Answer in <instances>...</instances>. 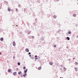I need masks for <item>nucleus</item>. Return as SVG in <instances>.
Masks as SVG:
<instances>
[{"label":"nucleus","mask_w":78,"mask_h":78,"mask_svg":"<svg viewBox=\"0 0 78 78\" xmlns=\"http://www.w3.org/2000/svg\"><path fill=\"white\" fill-rule=\"evenodd\" d=\"M16 45V43L15 42H13V46H15Z\"/></svg>","instance_id":"f257e3e1"},{"label":"nucleus","mask_w":78,"mask_h":78,"mask_svg":"<svg viewBox=\"0 0 78 78\" xmlns=\"http://www.w3.org/2000/svg\"><path fill=\"white\" fill-rule=\"evenodd\" d=\"M25 51L26 52H29V50L28 49H25Z\"/></svg>","instance_id":"f03ea898"},{"label":"nucleus","mask_w":78,"mask_h":78,"mask_svg":"<svg viewBox=\"0 0 78 78\" xmlns=\"http://www.w3.org/2000/svg\"><path fill=\"white\" fill-rule=\"evenodd\" d=\"M41 66H40V67H39L38 69L39 70H40L41 69Z\"/></svg>","instance_id":"7ed1b4c3"},{"label":"nucleus","mask_w":78,"mask_h":78,"mask_svg":"<svg viewBox=\"0 0 78 78\" xmlns=\"http://www.w3.org/2000/svg\"><path fill=\"white\" fill-rule=\"evenodd\" d=\"M27 69H26L24 71V73H27Z\"/></svg>","instance_id":"20e7f679"},{"label":"nucleus","mask_w":78,"mask_h":78,"mask_svg":"<svg viewBox=\"0 0 78 78\" xmlns=\"http://www.w3.org/2000/svg\"><path fill=\"white\" fill-rule=\"evenodd\" d=\"M53 64V62H49V64H50L51 65H52Z\"/></svg>","instance_id":"39448f33"},{"label":"nucleus","mask_w":78,"mask_h":78,"mask_svg":"<svg viewBox=\"0 0 78 78\" xmlns=\"http://www.w3.org/2000/svg\"><path fill=\"white\" fill-rule=\"evenodd\" d=\"M13 75L15 76L16 75V72H15L13 73Z\"/></svg>","instance_id":"423d86ee"},{"label":"nucleus","mask_w":78,"mask_h":78,"mask_svg":"<svg viewBox=\"0 0 78 78\" xmlns=\"http://www.w3.org/2000/svg\"><path fill=\"white\" fill-rule=\"evenodd\" d=\"M73 16L74 17H76V14H74L73 15Z\"/></svg>","instance_id":"0eeeda50"},{"label":"nucleus","mask_w":78,"mask_h":78,"mask_svg":"<svg viewBox=\"0 0 78 78\" xmlns=\"http://www.w3.org/2000/svg\"><path fill=\"white\" fill-rule=\"evenodd\" d=\"M10 9L9 8H8V11L9 12H10Z\"/></svg>","instance_id":"6e6552de"},{"label":"nucleus","mask_w":78,"mask_h":78,"mask_svg":"<svg viewBox=\"0 0 78 78\" xmlns=\"http://www.w3.org/2000/svg\"><path fill=\"white\" fill-rule=\"evenodd\" d=\"M0 40L1 41H3V38H2V37H1V38H0Z\"/></svg>","instance_id":"1a4fd4ad"},{"label":"nucleus","mask_w":78,"mask_h":78,"mask_svg":"<svg viewBox=\"0 0 78 78\" xmlns=\"http://www.w3.org/2000/svg\"><path fill=\"white\" fill-rule=\"evenodd\" d=\"M27 75V73H25L23 75V76L24 77H25Z\"/></svg>","instance_id":"9d476101"},{"label":"nucleus","mask_w":78,"mask_h":78,"mask_svg":"<svg viewBox=\"0 0 78 78\" xmlns=\"http://www.w3.org/2000/svg\"><path fill=\"white\" fill-rule=\"evenodd\" d=\"M77 69V68H75V71L76 72H77V71H78V69Z\"/></svg>","instance_id":"9b49d317"},{"label":"nucleus","mask_w":78,"mask_h":78,"mask_svg":"<svg viewBox=\"0 0 78 78\" xmlns=\"http://www.w3.org/2000/svg\"><path fill=\"white\" fill-rule=\"evenodd\" d=\"M66 38L68 39V40H70V38L69 37H67Z\"/></svg>","instance_id":"f8f14e48"},{"label":"nucleus","mask_w":78,"mask_h":78,"mask_svg":"<svg viewBox=\"0 0 78 78\" xmlns=\"http://www.w3.org/2000/svg\"><path fill=\"white\" fill-rule=\"evenodd\" d=\"M21 73H22V72L21 71H20V72H19L18 73V74H19V75H20Z\"/></svg>","instance_id":"ddd939ff"},{"label":"nucleus","mask_w":78,"mask_h":78,"mask_svg":"<svg viewBox=\"0 0 78 78\" xmlns=\"http://www.w3.org/2000/svg\"><path fill=\"white\" fill-rule=\"evenodd\" d=\"M53 17L54 19H56V16H54Z\"/></svg>","instance_id":"4468645a"},{"label":"nucleus","mask_w":78,"mask_h":78,"mask_svg":"<svg viewBox=\"0 0 78 78\" xmlns=\"http://www.w3.org/2000/svg\"><path fill=\"white\" fill-rule=\"evenodd\" d=\"M8 72H11V69H9L8 70Z\"/></svg>","instance_id":"2eb2a0df"},{"label":"nucleus","mask_w":78,"mask_h":78,"mask_svg":"<svg viewBox=\"0 0 78 78\" xmlns=\"http://www.w3.org/2000/svg\"><path fill=\"white\" fill-rule=\"evenodd\" d=\"M26 69V67L25 66H24L23 67V69Z\"/></svg>","instance_id":"dca6fc26"},{"label":"nucleus","mask_w":78,"mask_h":78,"mask_svg":"<svg viewBox=\"0 0 78 78\" xmlns=\"http://www.w3.org/2000/svg\"><path fill=\"white\" fill-rule=\"evenodd\" d=\"M18 65L20 66V62H18Z\"/></svg>","instance_id":"f3484780"},{"label":"nucleus","mask_w":78,"mask_h":78,"mask_svg":"<svg viewBox=\"0 0 78 78\" xmlns=\"http://www.w3.org/2000/svg\"><path fill=\"white\" fill-rule=\"evenodd\" d=\"M71 33V32L69 31V32H68V34H70Z\"/></svg>","instance_id":"a211bd4d"},{"label":"nucleus","mask_w":78,"mask_h":78,"mask_svg":"<svg viewBox=\"0 0 78 78\" xmlns=\"http://www.w3.org/2000/svg\"><path fill=\"white\" fill-rule=\"evenodd\" d=\"M75 63H76V64H78V62H75Z\"/></svg>","instance_id":"6ab92c4d"},{"label":"nucleus","mask_w":78,"mask_h":78,"mask_svg":"<svg viewBox=\"0 0 78 78\" xmlns=\"http://www.w3.org/2000/svg\"><path fill=\"white\" fill-rule=\"evenodd\" d=\"M30 54H31V53L30 52H29L28 53L29 55H30Z\"/></svg>","instance_id":"aec40b11"},{"label":"nucleus","mask_w":78,"mask_h":78,"mask_svg":"<svg viewBox=\"0 0 78 78\" xmlns=\"http://www.w3.org/2000/svg\"><path fill=\"white\" fill-rule=\"evenodd\" d=\"M32 38H34V36H32Z\"/></svg>","instance_id":"412c9836"},{"label":"nucleus","mask_w":78,"mask_h":78,"mask_svg":"<svg viewBox=\"0 0 78 78\" xmlns=\"http://www.w3.org/2000/svg\"><path fill=\"white\" fill-rule=\"evenodd\" d=\"M16 11H18V9H16Z\"/></svg>","instance_id":"4be33fe9"},{"label":"nucleus","mask_w":78,"mask_h":78,"mask_svg":"<svg viewBox=\"0 0 78 78\" xmlns=\"http://www.w3.org/2000/svg\"><path fill=\"white\" fill-rule=\"evenodd\" d=\"M56 47V45H55L54 46V47Z\"/></svg>","instance_id":"5701e85b"},{"label":"nucleus","mask_w":78,"mask_h":78,"mask_svg":"<svg viewBox=\"0 0 78 78\" xmlns=\"http://www.w3.org/2000/svg\"><path fill=\"white\" fill-rule=\"evenodd\" d=\"M13 59H14L15 58V57L14 56H13Z\"/></svg>","instance_id":"b1692460"},{"label":"nucleus","mask_w":78,"mask_h":78,"mask_svg":"<svg viewBox=\"0 0 78 78\" xmlns=\"http://www.w3.org/2000/svg\"><path fill=\"white\" fill-rule=\"evenodd\" d=\"M68 60H69V61H70L71 60V59H68Z\"/></svg>","instance_id":"393cba45"},{"label":"nucleus","mask_w":78,"mask_h":78,"mask_svg":"<svg viewBox=\"0 0 78 78\" xmlns=\"http://www.w3.org/2000/svg\"><path fill=\"white\" fill-rule=\"evenodd\" d=\"M64 69H66V68H65V67H64Z\"/></svg>","instance_id":"a878e982"},{"label":"nucleus","mask_w":78,"mask_h":78,"mask_svg":"<svg viewBox=\"0 0 78 78\" xmlns=\"http://www.w3.org/2000/svg\"><path fill=\"white\" fill-rule=\"evenodd\" d=\"M37 57V55H35V57Z\"/></svg>","instance_id":"bb28decb"},{"label":"nucleus","mask_w":78,"mask_h":78,"mask_svg":"<svg viewBox=\"0 0 78 78\" xmlns=\"http://www.w3.org/2000/svg\"><path fill=\"white\" fill-rule=\"evenodd\" d=\"M35 59H37V58H35Z\"/></svg>","instance_id":"cd10ccee"},{"label":"nucleus","mask_w":78,"mask_h":78,"mask_svg":"<svg viewBox=\"0 0 78 78\" xmlns=\"http://www.w3.org/2000/svg\"><path fill=\"white\" fill-rule=\"evenodd\" d=\"M2 53L1 52H0V55H1Z\"/></svg>","instance_id":"c85d7f7f"},{"label":"nucleus","mask_w":78,"mask_h":78,"mask_svg":"<svg viewBox=\"0 0 78 78\" xmlns=\"http://www.w3.org/2000/svg\"><path fill=\"white\" fill-rule=\"evenodd\" d=\"M29 56H30V57L31 56V55H29Z\"/></svg>","instance_id":"c756f323"},{"label":"nucleus","mask_w":78,"mask_h":78,"mask_svg":"<svg viewBox=\"0 0 78 78\" xmlns=\"http://www.w3.org/2000/svg\"><path fill=\"white\" fill-rule=\"evenodd\" d=\"M77 38H78V35H77Z\"/></svg>","instance_id":"7c9ffc66"},{"label":"nucleus","mask_w":78,"mask_h":78,"mask_svg":"<svg viewBox=\"0 0 78 78\" xmlns=\"http://www.w3.org/2000/svg\"><path fill=\"white\" fill-rule=\"evenodd\" d=\"M75 58H74L73 59H74Z\"/></svg>","instance_id":"2f4dec72"},{"label":"nucleus","mask_w":78,"mask_h":78,"mask_svg":"<svg viewBox=\"0 0 78 78\" xmlns=\"http://www.w3.org/2000/svg\"><path fill=\"white\" fill-rule=\"evenodd\" d=\"M17 69L18 70V68H17Z\"/></svg>","instance_id":"473e14b6"},{"label":"nucleus","mask_w":78,"mask_h":78,"mask_svg":"<svg viewBox=\"0 0 78 78\" xmlns=\"http://www.w3.org/2000/svg\"><path fill=\"white\" fill-rule=\"evenodd\" d=\"M16 27H17L18 26V25H16Z\"/></svg>","instance_id":"72a5a7b5"},{"label":"nucleus","mask_w":78,"mask_h":78,"mask_svg":"<svg viewBox=\"0 0 78 78\" xmlns=\"http://www.w3.org/2000/svg\"><path fill=\"white\" fill-rule=\"evenodd\" d=\"M60 78H62V77H60Z\"/></svg>","instance_id":"f704fd0d"},{"label":"nucleus","mask_w":78,"mask_h":78,"mask_svg":"<svg viewBox=\"0 0 78 78\" xmlns=\"http://www.w3.org/2000/svg\"><path fill=\"white\" fill-rule=\"evenodd\" d=\"M62 78H63V77H62Z\"/></svg>","instance_id":"c9c22d12"}]
</instances>
